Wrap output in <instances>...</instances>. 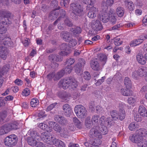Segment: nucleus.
I'll return each instance as SVG.
<instances>
[{
    "label": "nucleus",
    "mask_w": 147,
    "mask_h": 147,
    "mask_svg": "<svg viewBox=\"0 0 147 147\" xmlns=\"http://www.w3.org/2000/svg\"><path fill=\"white\" fill-rule=\"evenodd\" d=\"M13 17L8 11H0V36H3V32L7 30V26L11 24Z\"/></svg>",
    "instance_id": "f257e3e1"
},
{
    "label": "nucleus",
    "mask_w": 147,
    "mask_h": 147,
    "mask_svg": "<svg viewBox=\"0 0 147 147\" xmlns=\"http://www.w3.org/2000/svg\"><path fill=\"white\" fill-rule=\"evenodd\" d=\"M58 85L60 88L66 89L68 88L74 90L77 87L78 82L73 78L69 77L61 80L58 83Z\"/></svg>",
    "instance_id": "f03ea898"
},
{
    "label": "nucleus",
    "mask_w": 147,
    "mask_h": 147,
    "mask_svg": "<svg viewBox=\"0 0 147 147\" xmlns=\"http://www.w3.org/2000/svg\"><path fill=\"white\" fill-rule=\"evenodd\" d=\"M106 125H102L101 129L100 131H99L98 130L99 128L98 127H94L90 130L89 134L90 137L93 138L94 137H96L99 138H102L101 134L105 135L108 132V129Z\"/></svg>",
    "instance_id": "7ed1b4c3"
},
{
    "label": "nucleus",
    "mask_w": 147,
    "mask_h": 147,
    "mask_svg": "<svg viewBox=\"0 0 147 147\" xmlns=\"http://www.w3.org/2000/svg\"><path fill=\"white\" fill-rule=\"evenodd\" d=\"M17 125L13 123H9L4 124L0 127V135L8 133L10 131L18 128Z\"/></svg>",
    "instance_id": "20e7f679"
},
{
    "label": "nucleus",
    "mask_w": 147,
    "mask_h": 147,
    "mask_svg": "<svg viewBox=\"0 0 147 147\" xmlns=\"http://www.w3.org/2000/svg\"><path fill=\"white\" fill-rule=\"evenodd\" d=\"M75 112L79 118L84 119L87 115V110L85 108L81 105H77L74 108Z\"/></svg>",
    "instance_id": "39448f33"
},
{
    "label": "nucleus",
    "mask_w": 147,
    "mask_h": 147,
    "mask_svg": "<svg viewBox=\"0 0 147 147\" xmlns=\"http://www.w3.org/2000/svg\"><path fill=\"white\" fill-rule=\"evenodd\" d=\"M18 138L15 135H10L7 137L5 139L4 144L8 146H13L16 144Z\"/></svg>",
    "instance_id": "423d86ee"
},
{
    "label": "nucleus",
    "mask_w": 147,
    "mask_h": 147,
    "mask_svg": "<svg viewBox=\"0 0 147 147\" xmlns=\"http://www.w3.org/2000/svg\"><path fill=\"white\" fill-rule=\"evenodd\" d=\"M129 139L132 142L137 143L138 147L141 146L143 147L145 145L143 139L141 138L139 135L136 134V131L135 134L131 135L129 136Z\"/></svg>",
    "instance_id": "0eeeda50"
},
{
    "label": "nucleus",
    "mask_w": 147,
    "mask_h": 147,
    "mask_svg": "<svg viewBox=\"0 0 147 147\" xmlns=\"http://www.w3.org/2000/svg\"><path fill=\"white\" fill-rule=\"evenodd\" d=\"M102 9L101 13L99 17L100 20L104 23L107 22L110 20V16L112 15L111 11Z\"/></svg>",
    "instance_id": "6e6552de"
},
{
    "label": "nucleus",
    "mask_w": 147,
    "mask_h": 147,
    "mask_svg": "<svg viewBox=\"0 0 147 147\" xmlns=\"http://www.w3.org/2000/svg\"><path fill=\"white\" fill-rule=\"evenodd\" d=\"M48 59L51 61L53 62L52 67L55 68L57 67L58 64L56 62H60L62 60L61 57L59 55L56 54H51L48 57Z\"/></svg>",
    "instance_id": "1a4fd4ad"
},
{
    "label": "nucleus",
    "mask_w": 147,
    "mask_h": 147,
    "mask_svg": "<svg viewBox=\"0 0 147 147\" xmlns=\"http://www.w3.org/2000/svg\"><path fill=\"white\" fill-rule=\"evenodd\" d=\"M86 9L89 11L88 16L90 18H95L98 13V10L97 8L94 6L90 7L88 6H87Z\"/></svg>",
    "instance_id": "9d476101"
},
{
    "label": "nucleus",
    "mask_w": 147,
    "mask_h": 147,
    "mask_svg": "<svg viewBox=\"0 0 147 147\" xmlns=\"http://www.w3.org/2000/svg\"><path fill=\"white\" fill-rule=\"evenodd\" d=\"M70 7L74 13L77 15H79L83 11V7L79 4L72 3Z\"/></svg>",
    "instance_id": "9b49d317"
},
{
    "label": "nucleus",
    "mask_w": 147,
    "mask_h": 147,
    "mask_svg": "<svg viewBox=\"0 0 147 147\" xmlns=\"http://www.w3.org/2000/svg\"><path fill=\"white\" fill-rule=\"evenodd\" d=\"M64 75V72L63 71H60L58 72L56 74L55 72H52L49 74L47 76V78L49 80H51L53 78L54 80H59Z\"/></svg>",
    "instance_id": "f8f14e48"
},
{
    "label": "nucleus",
    "mask_w": 147,
    "mask_h": 147,
    "mask_svg": "<svg viewBox=\"0 0 147 147\" xmlns=\"http://www.w3.org/2000/svg\"><path fill=\"white\" fill-rule=\"evenodd\" d=\"M85 63L84 60L82 59L79 60V62L75 66V71L77 74L81 73Z\"/></svg>",
    "instance_id": "ddd939ff"
},
{
    "label": "nucleus",
    "mask_w": 147,
    "mask_h": 147,
    "mask_svg": "<svg viewBox=\"0 0 147 147\" xmlns=\"http://www.w3.org/2000/svg\"><path fill=\"white\" fill-rule=\"evenodd\" d=\"M54 120L60 124L62 125H66L67 123L66 119L64 117L59 115H57L55 116Z\"/></svg>",
    "instance_id": "4468645a"
},
{
    "label": "nucleus",
    "mask_w": 147,
    "mask_h": 147,
    "mask_svg": "<svg viewBox=\"0 0 147 147\" xmlns=\"http://www.w3.org/2000/svg\"><path fill=\"white\" fill-rule=\"evenodd\" d=\"M8 53L7 49L3 45L0 46V57L3 60L7 58V55Z\"/></svg>",
    "instance_id": "2eb2a0df"
},
{
    "label": "nucleus",
    "mask_w": 147,
    "mask_h": 147,
    "mask_svg": "<svg viewBox=\"0 0 147 147\" xmlns=\"http://www.w3.org/2000/svg\"><path fill=\"white\" fill-rule=\"evenodd\" d=\"M92 29L96 31L101 30L102 28V25L98 20H96L92 22Z\"/></svg>",
    "instance_id": "dca6fc26"
},
{
    "label": "nucleus",
    "mask_w": 147,
    "mask_h": 147,
    "mask_svg": "<svg viewBox=\"0 0 147 147\" xmlns=\"http://www.w3.org/2000/svg\"><path fill=\"white\" fill-rule=\"evenodd\" d=\"M63 109L65 115L67 117H69L72 112L70 106L68 104H65L63 106Z\"/></svg>",
    "instance_id": "f3484780"
},
{
    "label": "nucleus",
    "mask_w": 147,
    "mask_h": 147,
    "mask_svg": "<svg viewBox=\"0 0 147 147\" xmlns=\"http://www.w3.org/2000/svg\"><path fill=\"white\" fill-rule=\"evenodd\" d=\"M114 2V0H107L106 2H103L101 6L102 9L108 10V7L112 5Z\"/></svg>",
    "instance_id": "a211bd4d"
},
{
    "label": "nucleus",
    "mask_w": 147,
    "mask_h": 147,
    "mask_svg": "<svg viewBox=\"0 0 147 147\" xmlns=\"http://www.w3.org/2000/svg\"><path fill=\"white\" fill-rule=\"evenodd\" d=\"M136 134L139 135L140 138L143 139L144 137H147V129L145 128H141L137 130Z\"/></svg>",
    "instance_id": "6ab92c4d"
},
{
    "label": "nucleus",
    "mask_w": 147,
    "mask_h": 147,
    "mask_svg": "<svg viewBox=\"0 0 147 147\" xmlns=\"http://www.w3.org/2000/svg\"><path fill=\"white\" fill-rule=\"evenodd\" d=\"M60 36L64 41H68L71 37L70 33L67 31H62L60 33Z\"/></svg>",
    "instance_id": "aec40b11"
},
{
    "label": "nucleus",
    "mask_w": 147,
    "mask_h": 147,
    "mask_svg": "<svg viewBox=\"0 0 147 147\" xmlns=\"http://www.w3.org/2000/svg\"><path fill=\"white\" fill-rule=\"evenodd\" d=\"M28 134L30 135L31 136V137L34 138L38 141L41 140V138L40 137V134L35 131L31 130H29L28 131Z\"/></svg>",
    "instance_id": "412c9836"
},
{
    "label": "nucleus",
    "mask_w": 147,
    "mask_h": 147,
    "mask_svg": "<svg viewBox=\"0 0 147 147\" xmlns=\"http://www.w3.org/2000/svg\"><path fill=\"white\" fill-rule=\"evenodd\" d=\"M138 71L139 76L141 77L145 76L147 72V67H143L140 68Z\"/></svg>",
    "instance_id": "4be33fe9"
},
{
    "label": "nucleus",
    "mask_w": 147,
    "mask_h": 147,
    "mask_svg": "<svg viewBox=\"0 0 147 147\" xmlns=\"http://www.w3.org/2000/svg\"><path fill=\"white\" fill-rule=\"evenodd\" d=\"M136 57L137 61L141 65H144L146 63L145 57H144L142 54H138L136 55Z\"/></svg>",
    "instance_id": "5701e85b"
},
{
    "label": "nucleus",
    "mask_w": 147,
    "mask_h": 147,
    "mask_svg": "<svg viewBox=\"0 0 147 147\" xmlns=\"http://www.w3.org/2000/svg\"><path fill=\"white\" fill-rule=\"evenodd\" d=\"M138 112L142 117H144L147 116V111L143 106H140L139 107Z\"/></svg>",
    "instance_id": "b1692460"
},
{
    "label": "nucleus",
    "mask_w": 147,
    "mask_h": 147,
    "mask_svg": "<svg viewBox=\"0 0 147 147\" xmlns=\"http://www.w3.org/2000/svg\"><path fill=\"white\" fill-rule=\"evenodd\" d=\"M90 66L94 70L98 71L100 69V67L97 61L94 60H92L90 63Z\"/></svg>",
    "instance_id": "393cba45"
},
{
    "label": "nucleus",
    "mask_w": 147,
    "mask_h": 147,
    "mask_svg": "<svg viewBox=\"0 0 147 147\" xmlns=\"http://www.w3.org/2000/svg\"><path fill=\"white\" fill-rule=\"evenodd\" d=\"M130 88H127L125 89L122 88L121 90V93L123 95L125 96H131L133 94V91L129 89Z\"/></svg>",
    "instance_id": "a878e982"
},
{
    "label": "nucleus",
    "mask_w": 147,
    "mask_h": 147,
    "mask_svg": "<svg viewBox=\"0 0 147 147\" xmlns=\"http://www.w3.org/2000/svg\"><path fill=\"white\" fill-rule=\"evenodd\" d=\"M41 140H42L45 142H47L51 140V138H52V137L49 136L47 135L45 133H42L40 136Z\"/></svg>",
    "instance_id": "bb28decb"
},
{
    "label": "nucleus",
    "mask_w": 147,
    "mask_h": 147,
    "mask_svg": "<svg viewBox=\"0 0 147 147\" xmlns=\"http://www.w3.org/2000/svg\"><path fill=\"white\" fill-rule=\"evenodd\" d=\"M7 39L8 38H3L1 36H0V46L3 45L5 46L7 45L9 46H10V43L12 42L10 40L8 41Z\"/></svg>",
    "instance_id": "cd10ccee"
},
{
    "label": "nucleus",
    "mask_w": 147,
    "mask_h": 147,
    "mask_svg": "<svg viewBox=\"0 0 147 147\" xmlns=\"http://www.w3.org/2000/svg\"><path fill=\"white\" fill-rule=\"evenodd\" d=\"M36 140L34 138L29 137L27 138V142L28 144L30 146H35L37 143Z\"/></svg>",
    "instance_id": "c85d7f7f"
},
{
    "label": "nucleus",
    "mask_w": 147,
    "mask_h": 147,
    "mask_svg": "<svg viewBox=\"0 0 147 147\" xmlns=\"http://www.w3.org/2000/svg\"><path fill=\"white\" fill-rule=\"evenodd\" d=\"M124 84L127 88H130L132 87V83L130 79L128 77L125 78L124 80Z\"/></svg>",
    "instance_id": "c756f323"
},
{
    "label": "nucleus",
    "mask_w": 147,
    "mask_h": 147,
    "mask_svg": "<svg viewBox=\"0 0 147 147\" xmlns=\"http://www.w3.org/2000/svg\"><path fill=\"white\" fill-rule=\"evenodd\" d=\"M125 4L127 7L130 11L134 10V5L131 1H129L127 0H124Z\"/></svg>",
    "instance_id": "7c9ffc66"
},
{
    "label": "nucleus",
    "mask_w": 147,
    "mask_h": 147,
    "mask_svg": "<svg viewBox=\"0 0 147 147\" xmlns=\"http://www.w3.org/2000/svg\"><path fill=\"white\" fill-rule=\"evenodd\" d=\"M124 9L121 7H119L117 8L116 12L119 17H121L123 16L124 12Z\"/></svg>",
    "instance_id": "2f4dec72"
},
{
    "label": "nucleus",
    "mask_w": 147,
    "mask_h": 147,
    "mask_svg": "<svg viewBox=\"0 0 147 147\" xmlns=\"http://www.w3.org/2000/svg\"><path fill=\"white\" fill-rule=\"evenodd\" d=\"M99 60L101 61L103 65L105 64L106 62L107 57L106 55L102 53H100L98 55Z\"/></svg>",
    "instance_id": "473e14b6"
},
{
    "label": "nucleus",
    "mask_w": 147,
    "mask_h": 147,
    "mask_svg": "<svg viewBox=\"0 0 147 147\" xmlns=\"http://www.w3.org/2000/svg\"><path fill=\"white\" fill-rule=\"evenodd\" d=\"M8 65L7 64L4 65L2 67H0V76L3 75L4 73L8 71L9 69Z\"/></svg>",
    "instance_id": "72a5a7b5"
},
{
    "label": "nucleus",
    "mask_w": 147,
    "mask_h": 147,
    "mask_svg": "<svg viewBox=\"0 0 147 147\" xmlns=\"http://www.w3.org/2000/svg\"><path fill=\"white\" fill-rule=\"evenodd\" d=\"M110 115L114 120H117L118 119V114L116 110H112L111 111Z\"/></svg>",
    "instance_id": "f704fd0d"
},
{
    "label": "nucleus",
    "mask_w": 147,
    "mask_h": 147,
    "mask_svg": "<svg viewBox=\"0 0 147 147\" xmlns=\"http://www.w3.org/2000/svg\"><path fill=\"white\" fill-rule=\"evenodd\" d=\"M125 112L124 109H121V111H119L118 114V118L120 120H123L125 118Z\"/></svg>",
    "instance_id": "c9c22d12"
},
{
    "label": "nucleus",
    "mask_w": 147,
    "mask_h": 147,
    "mask_svg": "<svg viewBox=\"0 0 147 147\" xmlns=\"http://www.w3.org/2000/svg\"><path fill=\"white\" fill-rule=\"evenodd\" d=\"M7 116V112L5 111L0 113V123H3L5 118Z\"/></svg>",
    "instance_id": "e433bc0d"
},
{
    "label": "nucleus",
    "mask_w": 147,
    "mask_h": 147,
    "mask_svg": "<svg viewBox=\"0 0 147 147\" xmlns=\"http://www.w3.org/2000/svg\"><path fill=\"white\" fill-rule=\"evenodd\" d=\"M114 123L113 120L110 117H108L106 118V123L105 125H107L108 127H110Z\"/></svg>",
    "instance_id": "4c0bfd02"
},
{
    "label": "nucleus",
    "mask_w": 147,
    "mask_h": 147,
    "mask_svg": "<svg viewBox=\"0 0 147 147\" xmlns=\"http://www.w3.org/2000/svg\"><path fill=\"white\" fill-rule=\"evenodd\" d=\"M58 14L57 12L55 11H53L49 14V18L51 20L57 18Z\"/></svg>",
    "instance_id": "58836bf2"
},
{
    "label": "nucleus",
    "mask_w": 147,
    "mask_h": 147,
    "mask_svg": "<svg viewBox=\"0 0 147 147\" xmlns=\"http://www.w3.org/2000/svg\"><path fill=\"white\" fill-rule=\"evenodd\" d=\"M138 127V125L134 122L131 123L129 125L128 128L131 131L134 130L136 129Z\"/></svg>",
    "instance_id": "ea45409f"
},
{
    "label": "nucleus",
    "mask_w": 147,
    "mask_h": 147,
    "mask_svg": "<svg viewBox=\"0 0 147 147\" xmlns=\"http://www.w3.org/2000/svg\"><path fill=\"white\" fill-rule=\"evenodd\" d=\"M72 69V67L67 65L63 70H62L61 71H63L64 72V74L65 73L69 74L71 72Z\"/></svg>",
    "instance_id": "a19ab883"
},
{
    "label": "nucleus",
    "mask_w": 147,
    "mask_h": 147,
    "mask_svg": "<svg viewBox=\"0 0 147 147\" xmlns=\"http://www.w3.org/2000/svg\"><path fill=\"white\" fill-rule=\"evenodd\" d=\"M77 44V41L75 39H72L69 41V45L70 48L74 47Z\"/></svg>",
    "instance_id": "79ce46f5"
},
{
    "label": "nucleus",
    "mask_w": 147,
    "mask_h": 147,
    "mask_svg": "<svg viewBox=\"0 0 147 147\" xmlns=\"http://www.w3.org/2000/svg\"><path fill=\"white\" fill-rule=\"evenodd\" d=\"M100 141V139H98L95 141L94 140V139H91L89 141V144L90 145H92V146L95 145L97 143H98V141L99 143H98L97 144H101Z\"/></svg>",
    "instance_id": "37998d69"
},
{
    "label": "nucleus",
    "mask_w": 147,
    "mask_h": 147,
    "mask_svg": "<svg viewBox=\"0 0 147 147\" xmlns=\"http://www.w3.org/2000/svg\"><path fill=\"white\" fill-rule=\"evenodd\" d=\"M99 116L98 115H94L92 118V123H97L99 119Z\"/></svg>",
    "instance_id": "c03bdc74"
},
{
    "label": "nucleus",
    "mask_w": 147,
    "mask_h": 147,
    "mask_svg": "<svg viewBox=\"0 0 147 147\" xmlns=\"http://www.w3.org/2000/svg\"><path fill=\"white\" fill-rule=\"evenodd\" d=\"M38 104V100L36 99H32L30 102V105L33 107H35Z\"/></svg>",
    "instance_id": "a18cd8bd"
},
{
    "label": "nucleus",
    "mask_w": 147,
    "mask_h": 147,
    "mask_svg": "<svg viewBox=\"0 0 147 147\" xmlns=\"http://www.w3.org/2000/svg\"><path fill=\"white\" fill-rule=\"evenodd\" d=\"M71 51V49H67L63 50L59 53L60 55L62 56H66L69 54Z\"/></svg>",
    "instance_id": "49530a36"
},
{
    "label": "nucleus",
    "mask_w": 147,
    "mask_h": 147,
    "mask_svg": "<svg viewBox=\"0 0 147 147\" xmlns=\"http://www.w3.org/2000/svg\"><path fill=\"white\" fill-rule=\"evenodd\" d=\"M61 11L62 12V15L54 22L53 23L54 25H56L59 21H60L61 18H63L64 17L65 15V11L63 9H62Z\"/></svg>",
    "instance_id": "de8ad7c7"
},
{
    "label": "nucleus",
    "mask_w": 147,
    "mask_h": 147,
    "mask_svg": "<svg viewBox=\"0 0 147 147\" xmlns=\"http://www.w3.org/2000/svg\"><path fill=\"white\" fill-rule=\"evenodd\" d=\"M83 3L88 5H92L94 3V0H82Z\"/></svg>",
    "instance_id": "09e8293b"
},
{
    "label": "nucleus",
    "mask_w": 147,
    "mask_h": 147,
    "mask_svg": "<svg viewBox=\"0 0 147 147\" xmlns=\"http://www.w3.org/2000/svg\"><path fill=\"white\" fill-rule=\"evenodd\" d=\"M75 62V60L72 58L68 59L66 62V65L67 66H70L73 64Z\"/></svg>",
    "instance_id": "8fccbe9b"
},
{
    "label": "nucleus",
    "mask_w": 147,
    "mask_h": 147,
    "mask_svg": "<svg viewBox=\"0 0 147 147\" xmlns=\"http://www.w3.org/2000/svg\"><path fill=\"white\" fill-rule=\"evenodd\" d=\"M92 121L90 120V117H87L85 121V125L88 127H90L92 124Z\"/></svg>",
    "instance_id": "3c124183"
},
{
    "label": "nucleus",
    "mask_w": 147,
    "mask_h": 147,
    "mask_svg": "<svg viewBox=\"0 0 147 147\" xmlns=\"http://www.w3.org/2000/svg\"><path fill=\"white\" fill-rule=\"evenodd\" d=\"M114 43L115 45L119 46L122 43V41L119 38H115Z\"/></svg>",
    "instance_id": "603ef678"
},
{
    "label": "nucleus",
    "mask_w": 147,
    "mask_h": 147,
    "mask_svg": "<svg viewBox=\"0 0 147 147\" xmlns=\"http://www.w3.org/2000/svg\"><path fill=\"white\" fill-rule=\"evenodd\" d=\"M99 122L102 125H105L106 118L104 116H102L100 118H99Z\"/></svg>",
    "instance_id": "864d4df0"
},
{
    "label": "nucleus",
    "mask_w": 147,
    "mask_h": 147,
    "mask_svg": "<svg viewBox=\"0 0 147 147\" xmlns=\"http://www.w3.org/2000/svg\"><path fill=\"white\" fill-rule=\"evenodd\" d=\"M82 30L81 28L79 27H76L74 30H73V33L74 35L79 34L81 32Z\"/></svg>",
    "instance_id": "5fc2aeb1"
},
{
    "label": "nucleus",
    "mask_w": 147,
    "mask_h": 147,
    "mask_svg": "<svg viewBox=\"0 0 147 147\" xmlns=\"http://www.w3.org/2000/svg\"><path fill=\"white\" fill-rule=\"evenodd\" d=\"M135 102V98L132 97L128 98L127 100V102L130 105H133Z\"/></svg>",
    "instance_id": "6e6d98bb"
},
{
    "label": "nucleus",
    "mask_w": 147,
    "mask_h": 147,
    "mask_svg": "<svg viewBox=\"0 0 147 147\" xmlns=\"http://www.w3.org/2000/svg\"><path fill=\"white\" fill-rule=\"evenodd\" d=\"M111 12H112V15L110 16V22L111 23L114 24H115L116 21V19L115 17L114 16L113 13V11H111Z\"/></svg>",
    "instance_id": "4d7b16f0"
},
{
    "label": "nucleus",
    "mask_w": 147,
    "mask_h": 147,
    "mask_svg": "<svg viewBox=\"0 0 147 147\" xmlns=\"http://www.w3.org/2000/svg\"><path fill=\"white\" fill-rule=\"evenodd\" d=\"M53 129L56 131L60 132L61 129V128L60 126L58 124L56 123L53 127Z\"/></svg>",
    "instance_id": "13d9d810"
},
{
    "label": "nucleus",
    "mask_w": 147,
    "mask_h": 147,
    "mask_svg": "<svg viewBox=\"0 0 147 147\" xmlns=\"http://www.w3.org/2000/svg\"><path fill=\"white\" fill-rule=\"evenodd\" d=\"M61 50H67V49H71L69 46H68L65 43H63L60 46Z\"/></svg>",
    "instance_id": "bf43d9fd"
},
{
    "label": "nucleus",
    "mask_w": 147,
    "mask_h": 147,
    "mask_svg": "<svg viewBox=\"0 0 147 147\" xmlns=\"http://www.w3.org/2000/svg\"><path fill=\"white\" fill-rule=\"evenodd\" d=\"M91 78L90 75L89 73L87 71L85 72L84 75V78L86 80H89Z\"/></svg>",
    "instance_id": "052dcab7"
},
{
    "label": "nucleus",
    "mask_w": 147,
    "mask_h": 147,
    "mask_svg": "<svg viewBox=\"0 0 147 147\" xmlns=\"http://www.w3.org/2000/svg\"><path fill=\"white\" fill-rule=\"evenodd\" d=\"M105 77H102L101 79L98 80L97 82L95 84L96 86H99L104 81Z\"/></svg>",
    "instance_id": "680f3d73"
},
{
    "label": "nucleus",
    "mask_w": 147,
    "mask_h": 147,
    "mask_svg": "<svg viewBox=\"0 0 147 147\" xmlns=\"http://www.w3.org/2000/svg\"><path fill=\"white\" fill-rule=\"evenodd\" d=\"M58 96L60 98L63 99H65L67 96V95L65 92H60L58 94Z\"/></svg>",
    "instance_id": "e2e57ef3"
},
{
    "label": "nucleus",
    "mask_w": 147,
    "mask_h": 147,
    "mask_svg": "<svg viewBox=\"0 0 147 147\" xmlns=\"http://www.w3.org/2000/svg\"><path fill=\"white\" fill-rule=\"evenodd\" d=\"M139 76L138 74V71H135L133 72L131 76L132 78L134 79H137L138 77Z\"/></svg>",
    "instance_id": "0e129e2a"
},
{
    "label": "nucleus",
    "mask_w": 147,
    "mask_h": 147,
    "mask_svg": "<svg viewBox=\"0 0 147 147\" xmlns=\"http://www.w3.org/2000/svg\"><path fill=\"white\" fill-rule=\"evenodd\" d=\"M22 93L23 96H28L30 94V90L28 88H26L23 91Z\"/></svg>",
    "instance_id": "69168bd1"
},
{
    "label": "nucleus",
    "mask_w": 147,
    "mask_h": 147,
    "mask_svg": "<svg viewBox=\"0 0 147 147\" xmlns=\"http://www.w3.org/2000/svg\"><path fill=\"white\" fill-rule=\"evenodd\" d=\"M57 104V103H56L51 104L47 107L46 111H51L54 108Z\"/></svg>",
    "instance_id": "338daca9"
},
{
    "label": "nucleus",
    "mask_w": 147,
    "mask_h": 147,
    "mask_svg": "<svg viewBox=\"0 0 147 147\" xmlns=\"http://www.w3.org/2000/svg\"><path fill=\"white\" fill-rule=\"evenodd\" d=\"M47 126V125L43 123H41L38 125V127L43 130H46Z\"/></svg>",
    "instance_id": "774afa93"
}]
</instances>
